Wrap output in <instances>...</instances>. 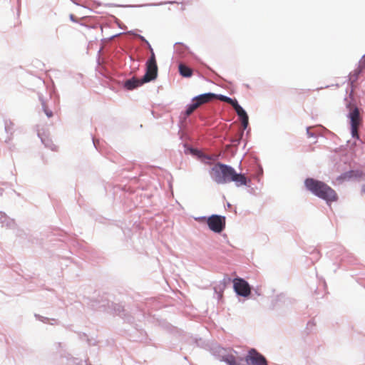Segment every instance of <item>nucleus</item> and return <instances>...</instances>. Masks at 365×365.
Here are the masks:
<instances>
[{
  "label": "nucleus",
  "instance_id": "nucleus-1",
  "mask_svg": "<svg viewBox=\"0 0 365 365\" xmlns=\"http://www.w3.org/2000/svg\"><path fill=\"white\" fill-rule=\"evenodd\" d=\"M213 180L217 184H225L234 182L236 186L247 185V180L245 175L237 173L232 167L218 163L215 164L210 172Z\"/></svg>",
  "mask_w": 365,
  "mask_h": 365
},
{
  "label": "nucleus",
  "instance_id": "nucleus-2",
  "mask_svg": "<svg viewBox=\"0 0 365 365\" xmlns=\"http://www.w3.org/2000/svg\"><path fill=\"white\" fill-rule=\"evenodd\" d=\"M304 185L308 190L327 202H334L337 200L336 192L322 181L307 178L304 181Z\"/></svg>",
  "mask_w": 365,
  "mask_h": 365
},
{
  "label": "nucleus",
  "instance_id": "nucleus-3",
  "mask_svg": "<svg viewBox=\"0 0 365 365\" xmlns=\"http://www.w3.org/2000/svg\"><path fill=\"white\" fill-rule=\"evenodd\" d=\"M158 76V66L154 56H150L146 63V72L143 76V82L148 83L155 80Z\"/></svg>",
  "mask_w": 365,
  "mask_h": 365
},
{
  "label": "nucleus",
  "instance_id": "nucleus-4",
  "mask_svg": "<svg viewBox=\"0 0 365 365\" xmlns=\"http://www.w3.org/2000/svg\"><path fill=\"white\" fill-rule=\"evenodd\" d=\"M208 227L216 233L221 232L225 227V218L217 215H212L207 220Z\"/></svg>",
  "mask_w": 365,
  "mask_h": 365
},
{
  "label": "nucleus",
  "instance_id": "nucleus-5",
  "mask_svg": "<svg viewBox=\"0 0 365 365\" xmlns=\"http://www.w3.org/2000/svg\"><path fill=\"white\" fill-rule=\"evenodd\" d=\"M349 117L351 123V135L354 138H359L358 129L361 123V118L358 108H354L350 112Z\"/></svg>",
  "mask_w": 365,
  "mask_h": 365
},
{
  "label": "nucleus",
  "instance_id": "nucleus-6",
  "mask_svg": "<svg viewBox=\"0 0 365 365\" xmlns=\"http://www.w3.org/2000/svg\"><path fill=\"white\" fill-rule=\"evenodd\" d=\"M234 289L237 294L247 297L250 294L251 289L249 284L243 279L236 278L233 281Z\"/></svg>",
  "mask_w": 365,
  "mask_h": 365
},
{
  "label": "nucleus",
  "instance_id": "nucleus-7",
  "mask_svg": "<svg viewBox=\"0 0 365 365\" xmlns=\"http://www.w3.org/2000/svg\"><path fill=\"white\" fill-rule=\"evenodd\" d=\"M245 361L250 365H267L265 358L254 349L249 351Z\"/></svg>",
  "mask_w": 365,
  "mask_h": 365
},
{
  "label": "nucleus",
  "instance_id": "nucleus-8",
  "mask_svg": "<svg viewBox=\"0 0 365 365\" xmlns=\"http://www.w3.org/2000/svg\"><path fill=\"white\" fill-rule=\"evenodd\" d=\"M223 360L229 365H246L245 360L238 356L236 352L235 354H230L223 356Z\"/></svg>",
  "mask_w": 365,
  "mask_h": 365
},
{
  "label": "nucleus",
  "instance_id": "nucleus-9",
  "mask_svg": "<svg viewBox=\"0 0 365 365\" xmlns=\"http://www.w3.org/2000/svg\"><path fill=\"white\" fill-rule=\"evenodd\" d=\"M215 98L216 95L213 93H205L195 97L192 101H195L198 107H200L201 105L208 103Z\"/></svg>",
  "mask_w": 365,
  "mask_h": 365
},
{
  "label": "nucleus",
  "instance_id": "nucleus-10",
  "mask_svg": "<svg viewBox=\"0 0 365 365\" xmlns=\"http://www.w3.org/2000/svg\"><path fill=\"white\" fill-rule=\"evenodd\" d=\"M143 83H145V82H143V78L138 79L133 77L125 81L124 87L128 90H133L142 86Z\"/></svg>",
  "mask_w": 365,
  "mask_h": 365
},
{
  "label": "nucleus",
  "instance_id": "nucleus-11",
  "mask_svg": "<svg viewBox=\"0 0 365 365\" xmlns=\"http://www.w3.org/2000/svg\"><path fill=\"white\" fill-rule=\"evenodd\" d=\"M235 110L236 111L237 114L238 115V116L240 117V118L242 121V125L243 126V128L246 129L248 125V120H249L248 115H247V113L245 111V110L240 106H239L238 107L237 106V108H235Z\"/></svg>",
  "mask_w": 365,
  "mask_h": 365
},
{
  "label": "nucleus",
  "instance_id": "nucleus-12",
  "mask_svg": "<svg viewBox=\"0 0 365 365\" xmlns=\"http://www.w3.org/2000/svg\"><path fill=\"white\" fill-rule=\"evenodd\" d=\"M359 176V174L358 173V172L354 171V170H350V171H348V172H346V173L341 174L340 176H339L336 178V180L339 182H342L345 180H349L352 178H356Z\"/></svg>",
  "mask_w": 365,
  "mask_h": 365
},
{
  "label": "nucleus",
  "instance_id": "nucleus-13",
  "mask_svg": "<svg viewBox=\"0 0 365 365\" xmlns=\"http://www.w3.org/2000/svg\"><path fill=\"white\" fill-rule=\"evenodd\" d=\"M180 74L185 78H190L192 75V70L183 63H180L178 67Z\"/></svg>",
  "mask_w": 365,
  "mask_h": 365
},
{
  "label": "nucleus",
  "instance_id": "nucleus-14",
  "mask_svg": "<svg viewBox=\"0 0 365 365\" xmlns=\"http://www.w3.org/2000/svg\"><path fill=\"white\" fill-rule=\"evenodd\" d=\"M365 69V58L362 59L359 62V67L354 71V73L351 76V78L354 76L355 79L358 78V75Z\"/></svg>",
  "mask_w": 365,
  "mask_h": 365
},
{
  "label": "nucleus",
  "instance_id": "nucleus-15",
  "mask_svg": "<svg viewBox=\"0 0 365 365\" xmlns=\"http://www.w3.org/2000/svg\"><path fill=\"white\" fill-rule=\"evenodd\" d=\"M198 108V106L195 103V101H193V103L190 105H189L187 106V108L185 111V115L186 116H189L190 115H191L194 110H195L197 108Z\"/></svg>",
  "mask_w": 365,
  "mask_h": 365
},
{
  "label": "nucleus",
  "instance_id": "nucleus-16",
  "mask_svg": "<svg viewBox=\"0 0 365 365\" xmlns=\"http://www.w3.org/2000/svg\"><path fill=\"white\" fill-rule=\"evenodd\" d=\"M215 98H217V99L220 100L221 101L227 103L229 104H230V103H232V98H229V97L225 96H222V95H220L218 96H216Z\"/></svg>",
  "mask_w": 365,
  "mask_h": 365
},
{
  "label": "nucleus",
  "instance_id": "nucleus-17",
  "mask_svg": "<svg viewBox=\"0 0 365 365\" xmlns=\"http://www.w3.org/2000/svg\"><path fill=\"white\" fill-rule=\"evenodd\" d=\"M140 38H141L143 41H145L147 43V44L148 45V47H149V49H150V56H154V57L155 58V53H154V52H153V49L152 48V47H151V46L149 44V43H148L147 41H145V39L143 36H141V37H140Z\"/></svg>",
  "mask_w": 365,
  "mask_h": 365
},
{
  "label": "nucleus",
  "instance_id": "nucleus-18",
  "mask_svg": "<svg viewBox=\"0 0 365 365\" xmlns=\"http://www.w3.org/2000/svg\"><path fill=\"white\" fill-rule=\"evenodd\" d=\"M230 105L233 107V108L235 110V108L237 106L238 107L240 105L238 104L237 100L232 99V103H230Z\"/></svg>",
  "mask_w": 365,
  "mask_h": 365
},
{
  "label": "nucleus",
  "instance_id": "nucleus-19",
  "mask_svg": "<svg viewBox=\"0 0 365 365\" xmlns=\"http://www.w3.org/2000/svg\"><path fill=\"white\" fill-rule=\"evenodd\" d=\"M242 134H243V132L242 131L240 132L239 138L233 140L232 143H235V144H238L240 143V138L242 137Z\"/></svg>",
  "mask_w": 365,
  "mask_h": 365
},
{
  "label": "nucleus",
  "instance_id": "nucleus-20",
  "mask_svg": "<svg viewBox=\"0 0 365 365\" xmlns=\"http://www.w3.org/2000/svg\"><path fill=\"white\" fill-rule=\"evenodd\" d=\"M45 113H46V115L48 118H50V117H51L53 115L52 112L51 110H47V109H45Z\"/></svg>",
  "mask_w": 365,
  "mask_h": 365
},
{
  "label": "nucleus",
  "instance_id": "nucleus-21",
  "mask_svg": "<svg viewBox=\"0 0 365 365\" xmlns=\"http://www.w3.org/2000/svg\"><path fill=\"white\" fill-rule=\"evenodd\" d=\"M363 191L365 192V187L363 188Z\"/></svg>",
  "mask_w": 365,
  "mask_h": 365
}]
</instances>
